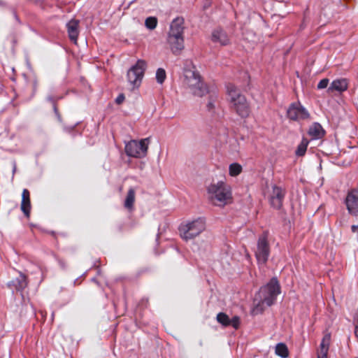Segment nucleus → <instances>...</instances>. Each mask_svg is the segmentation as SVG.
<instances>
[{"label": "nucleus", "instance_id": "1a4fd4ad", "mask_svg": "<svg viewBox=\"0 0 358 358\" xmlns=\"http://www.w3.org/2000/svg\"><path fill=\"white\" fill-rule=\"evenodd\" d=\"M270 247L268 242V234L264 232L262 234L257 241V248L255 255L259 264H265L268 258Z\"/></svg>", "mask_w": 358, "mask_h": 358}, {"label": "nucleus", "instance_id": "412c9836", "mask_svg": "<svg viewBox=\"0 0 358 358\" xmlns=\"http://www.w3.org/2000/svg\"><path fill=\"white\" fill-rule=\"evenodd\" d=\"M135 201V190L133 188H130L127 192L125 201L124 207L129 210H131L134 206Z\"/></svg>", "mask_w": 358, "mask_h": 358}, {"label": "nucleus", "instance_id": "b1692460", "mask_svg": "<svg viewBox=\"0 0 358 358\" xmlns=\"http://www.w3.org/2000/svg\"><path fill=\"white\" fill-rule=\"evenodd\" d=\"M229 171L230 176H237L242 172V166L238 163H233L230 164Z\"/></svg>", "mask_w": 358, "mask_h": 358}, {"label": "nucleus", "instance_id": "bb28decb", "mask_svg": "<svg viewBox=\"0 0 358 358\" xmlns=\"http://www.w3.org/2000/svg\"><path fill=\"white\" fill-rule=\"evenodd\" d=\"M329 80L327 78L321 80L317 84V88L320 90L327 88L329 85Z\"/></svg>", "mask_w": 358, "mask_h": 358}, {"label": "nucleus", "instance_id": "9d476101", "mask_svg": "<svg viewBox=\"0 0 358 358\" xmlns=\"http://www.w3.org/2000/svg\"><path fill=\"white\" fill-rule=\"evenodd\" d=\"M287 117L292 120H306L309 117V113L300 103H292L287 111Z\"/></svg>", "mask_w": 358, "mask_h": 358}, {"label": "nucleus", "instance_id": "aec40b11", "mask_svg": "<svg viewBox=\"0 0 358 358\" xmlns=\"http://www.w3.org/2000/svg\"><path fill=\"white\" fill-rule=\"evenodd\" d=\"M308 134L313 139H319L324 136V130L319 123H313L308 129Z\"/></svg>", "mask_w": 358, "mask_h": 358}, {"label": "nucleus", "instance_id": "c85d7f7f", "mask_svg": "<svg viewBox=\"0 0 358 358\" xmlns=\"http://www.w3.org/2000/svg\"><path fill=\"white\" fill-rule=\"evenodd\" d=\"M351 229L353 233L358 234V225H352Z\"/></svg>", "mask_w": 358, "mask_h": 358}, {"label": "nucleus", "instance_id": "f257e3e1", "mask_svg": "<svg viewBox=\"0 0 358 358\" xmlns=\"http://www.w3.org/2000/svg\"><path fill=\"white\" fill-rule=\"evenodd\" d=\"M280 292V287L276 278H273L269 282L263 286L254 299L253 315L261 314L267 308L271 306Z\"/></svg>", "mask_w": 358, "mask_h": 358}, {"label": "nucleus", "instance_id": "7ed1b4c3", "mask_svg": "<svg viewBox=\"0 0 358 358\" xmlns=\"http://www.w3.org/2000/svg\"><path fill=\"white\" fill-rule=\"evenodd\" d=\"M227 92L231 108L241 117H247L250 110L245 96L231 83L227 85Z\"/></svg>", "mask_w": 358, "mask_h": 358}, {"label": "nucleus", "instance_id": "39448f33", "mask_svg": "<svg viewBox=\"0 0 358 358\" xmlns=\"http://www.w3.org/2000/svg\"><path fill=\"white\" fill-rule=\"evenodd\" d=\"M183 84L194 96L201 97L208 92L206 85L194 66L185 69Z\"/></svg>", "mask_w": 358, "mask_h": 358}, {"label": "nucleus", "instance_id": "cd10ccee", "mask_svg": "<svg viewBox=\"0 0 358 358\" xmlns=\"http://www.w3.org/2000/svg\"><path fill=\"white\" fill-rule=\"evenodd\" d=\"M124 100V94H120L117 98H116V100H115V102L117 103V104H121Z\"/></svg>", "mask_w": 358, "mask_h": 358}, {"label": "nucleus", "instance_id": "6ab92c4d", "mask_svg": "<svg viewBox=\"0 0 358 358\" xmlns=\"http://www.w3.org/2000/svg\"><path fill=\"white\" fill-rule=\"evenodd\" d=\"M31 203L29 199V192L24 189L22 194L21 210L27 217L30 216Z\"/></svg>", "mask_w": 358, "mask_h": 358}, {"label": "nucleus", "instance_id": "5701e85b", "mask_svg": "<svg viewBox=\"0 0 358 358\" xmlns=\"http://www.w3.org/2000/svg\"><path fill=\"white\" fill-rule=\"evenodd\" d=\"M275 353L280 356L282 358H286L288 357V349L285 344L284 343H278L275 347Z\"/></svg>", "mask_w": 358, "mask_h": 358}, {"label": "nucleus", "instance_id": "a878e982", "mask_svg": "<svg viewBox=\"0 0 358 358\" xmlns=\"http://www.w3.org/2000/svg\"><path fill=\"white\" fill-rule=\"evenodd\" d=\"M166 78V71L163 69H158L156 72V79L158 83L162 84Z\"/></svg>", "mask_w": 358, "mask_h": 358}, {"label": "nucleus", "instance_id": "f8f14e48", "mask_svg": "<svg viewBox=\"0 0 358 358\" xmlns=\"http://www.w3.org/2000/svg\"><path fill=\"white\" fill-rule=\"evenodd\" d=\"M345 204L349 213L358 217V188L352 189L348 194Z\"/></svg>", "mask_w": 358, "mask_h": 358}, {"label": "nucleus", "instance_id": "2eb2a0df", "mask_svg": "<svg viewBox=\"0 0 358 358\" xmlns=\"http://www.w3.org/2000/svg\"><path fill=\"white\" fill-rule=\"evenodd\" d=\"M211 40L214 43H218L221 45H227L229 43V38L226 34L221 29H217L212 33Z\"/></svg>", "mask_w": 358, "mask_h": 358}, {"label": "nucleus", "instance_id": "0eeeda50", "mask_svg": "<svg viewBox=\"0 0 358 358\" xmlns=\"http://www.w3.org/2000/svg\"><path fill=\"white\" fill-rule=\"evenodd\" d=\"M146 66V62L144 60L138 59L136 64L128 71L127 79L131 90L140 86Z\"/></svg>", "mask_w": 358, "mask_h": 358}, {"label": "nucleus", "instance_id": "9b49d317", "mask_svg": "<svg viewBox=\"0 0 358 358\" xmlns=\"http://www.w3.org/2000/svg\"><path fill=\"white\" fill-rule=\"evenodd\" d=\"M285 195V190L284 189L277 185H273L272 187V192L269 196L271 206L275 209L281 208Z\"/></svg>", "mask_w": 358, "mask_h": 358}, {"label": "nucleus", "instance_id": "ddd939ff", "mask_svg": "<svg viewBox=\"0 0 358 358\" xmlns=\"http://www.w3.org/2000/svg\"><path fill=\"white\" fill-rule=\"evenodd\" d=\"M348 88V80L346 78H340L334 80L327 89L329 94L337 92L340 94L346 91Z\"/></svg>", "mask_w": 358, "mask_h": 358}, {"label": "nucleus", "instance_id": "423d86ee", "mask_svg": "<svg viewBox=\"0 0 358 358\" xmlns=\"http://www.w3.org/2000/svg\"><path fill=\"white\" fill-rule=\"evenodd\" d=\"M206 227L205 220L198 218L191 222L182 225L180 227L181 237L187 241L199 235Z\"/></svg>", "mask_w": 358, "mask_h": 358}, {"label": "nucleus", "instance_id": "f03ea898", "mask_svg": "<svg viewBox=\"0 0 358 358\" xmlns=\"http://www.w3.org/2000/svg\"><path fill=\"white\" fill-rule=\"evenodd\" d=\"M185 20L181 17L174 19L171 24L167 35V43L174 55L180 54L184 49Z\"/></svg>", "mask_w": 358, "mask_h": 358}, {"label": "nucleus", "instance_id": "c756f323", "mask_svg": "<svg viewBox=\"0 0 358 358\" xmlns=\"http://www.w3.org/2000/svg\"><path fill=\"white\" fill-rule=\"evenodd\" d=\"M207 107H208V108L209 110H211V109H213V108H214V105H213V103L211 101H210V102L208 103Z\"/></svg>", "mask_w": 358, "mask_h": 358}, {"label": "nucleus", "instance_id": "f3484780", "mask_svg": "<svg viewBox=\"0 0 358 358\" xmlns=\"http://www.w3.org/2000/svg\"><path fill=\"white\" fill-rule=\"evenodd\" d=\"M331 341V334L329 333L325 334L320 345V349L317 352V358H327V353Z\"/></svg>", "mask_w": 358, "mask_h": 358}, {"label": "nucleus", "instance_id": "4be33fe9", "mask_svg": "<svg viewBox=\"0 0 358 358\" xmlns=\"http://www.w3.org/2000/svg\"><path fill=\"white\" fill-rule=\"evenodd\" d=\"M308 141L306 138H303L300 144L298 145L295 154L296 156H303L306 152L308 145Z\"/></svg>", "mask_w": 358, "mask_h": 358}, {"label": "nucleus", "instance_id": "20e7f679", "mask_svg": "<svg viewBox=\"0 0 358 358\" xmlns=\"http://www.w3.org/2000/svg\"><path fill=\"white\" fill-rule=\"evenodd\" d=\"M208 199L215 206H224L231 199V192L229 185L223 181L210 184L208 187Z\"/></svg>", "mask_w": 358, "mask_h": 358}, {"label": "nucleus", "instance_id": "393cba45", "mask_svg": "<svg viewBox=\"0 0 358 358\" xmlns=\"http://www.w3.org/2000/svg\"><path fill=\"white\" fill-rule=\"evenodd\" d=\"M157 19L155 17H149L145 20V25L149 29H154L157 27Z\"/></svg>", "mask_w": 358, "mask_h": 358}, {"label": "nucleus", "instance_id": "4468645a", "mask_svg": "<svg viewBox=\"0 0 358 358\" xmlns=\"http://www.w3.org/2000/svg\"><path fill=\"white\" fill-rule=\"evenodd\" d=\"M217 320L224 327L231 326L236 329L238 328L240 324V318L238 316H234L230 319L229 316L224 313L217 314Z\"/></svg>", "mask_w": 358, "mask_h": 358}, {"label": "nucleus", "instance_id": "dca6fc26", "mask_svg": "<svg viewBox=\"0 0 358 358\" xmlns=\"http://www.w3.org/2000/svg\"><path fill=\"white\" fill-rule=\"evenodd\" d=\"M9 287H13L17 291H22L27 286V277L20 273L19 275L8 284Z\"/></svg>", "mask_w": 358, "mask_h": 358}, {"label": "nucleus", "instance_id": "6e6552de", "mask_svg": "<svg viewBox=\"0 0 358 358\" xmlns=\"http://www.w3.org/2000/svg\"><path fill=\"white\" fill-rule=\"evenodd\" d=\"M148 138H144L140 141L132 140L125 145L126 154L132 157L141 158L146 155L148 148Z\"/></svg>", "mask_w": 358, "mask_h": 358}, {"label": "nucleus", "instance_id": "a211bd4d", "mask_svg": "<svg viewBox=\"0 0 358 358\" xmlns=\"http://www.w3.org/2000/svg\"><path fill=\"white\" fill-rule=\"evenodd\" d=\"M78 25L79 21L76 20H71L67 24V30L70 39L74 42V43H77V39L78 36Z\"/></svg>", "mask_w": 358, "mask_h": 358}]
</instances>
